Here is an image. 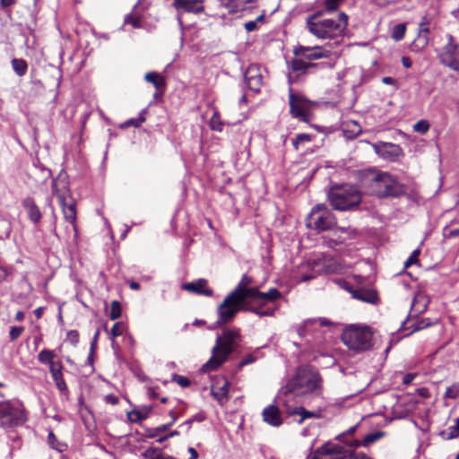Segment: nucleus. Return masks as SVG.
Listing matches in <instances>:
<instances>
[{"mask_svg":"<svg viewBox=\"0 0 459 459\" xmlns=\"http://www.w3.org/2000/svg\"><path fill=\"white\" fill-rule=\"evenodd\" d=\"M303 268L311 270L310 273H305L300 277L301 281H307L316 277V275L322 273H333L335 271V267H333L330 264V260L326 257L313 259L308 261L303 265Z\"/></svg>","mask_w":459,"mask_h":459,"instance_id":"obj_14","label":"nucleus"},{"mask_svg":"<svg viewBox=\"0 0 459 459\" xmlns=\"http://www.w3.org/2000/svg\"><path fill=\"white\" fill-rule=\"evenodd\" d=\"M429 124L427 120H420L418 121L414 126H413V130L415 132H418V133H420V134H425L429 131Z\"/></svg>","mask_w":459,"mask_h":459,"instance_id":"obj_44","label":"nucleus"},{"mask_svg":"<svg viewBox=\"0 0 459 459\" xmlns=\"http://www.w3.org/2000/svg\"><path fill=\"white\" fill-rule=\"evenodd\" d=\"M353 297L357 299L374 304L377 301V294L372 290H359L353 293Z\"/></svg>","mask_w":459,"mask_h":459,"instance_id":"obj_29","label":"nucleus"},{"mask_svg":"<svg viewBox=\"0 0 459 459\" xmlns=\"http://www.w3.org/2000/svg\"><path fill=\"white\" fill-rule=\"evenodd\" d=\"M336 224V218L325 204L315 205L306 219L307 228L317 231L331 230Z\"/></svg>","mask_w":459,"mask_h":459,"instance_id":"obj_9","label":"nucleus"},{"mask_svg":"<svg viewBox=\"0 0 459 459\" xmlns=\"http://www.w3.org/2000/svg\"><path fill=\"white\" fill-rule=\"evenodd\" d=\"M223 126L224 123L221 119L220 113L217 109H215L210 120V127L213 131L222 132Z\"/></svg>","mask_w":459,"mask_h":459,"instance_id":"obj_37","label":"nucleus"},{"mask_svg":"<svg viewBox=\"0 0 459 459\" xmlns=\"http://www.w3.org/2000/svg\"><path fill=\"white\" fill-rule=\"evenodd\" d=\"M420 249H416L414 250L411 255L408 257V259L405 261L404 263V267L405 268H408L410 267L411 264H417L418 263V256L420 255Z\"/></svg>","mask_w":459,"mask_h":459,"instance_id":"obj_51","label":"nucleus"},{"mask_svg":"<svg viewBox=\"0 0 459 459\" xmlns=\"http://www.w3.org/2000/svg\"><path fill=\"white\" fill-rule=\"evenodd\" d=\"M25 420V411L21 403H0V428H13L22 425Z\"/></svg>","mask_w":459,"mask_h":459,"instance_id":"obj_10","label":"nucleus"},{"mask_svg":"<svg viewBox=\"0 0 459 459\" xmlns=\"http://www.w3.org/2000/svg\"><path fill=\"white\" fill-rule=\"evenodd\" d=\"M67 340L74 345L79 342V333L75 330H71L67 333Z\"/></svg>","mask_w":459,"mask_h":459,"instance_id":"obj_56","label":"nucleus"},{"mask_svg":"<svg viewBox=\"0 0 459 459\" xmlns=\"http://www.w3.org/2000/svg\"><path fill=\"white\" fill-rule=\"evenodd\" d=\"M252 282V278L244 274L237 287L230 293L251 304V299L257 290L256 287H250Z\"/></svg>","mask_w":459,"mask_h":459,"instance_id":"obj_17","label":"nucleus"},{"mask_svg":"<svg viewBox=\"0 0 459 459\" xmlns=\"http://www.w3.org/2000/svg\"><path fill=\"white\" fill-rule=\"evenodd\" d=\"M263 20V15L259 16L255 21H250L245 23L247 31L251 32L257 29V22Z\"/></svg>","mask_w":459,"mask_h":459,"instance_id":"obj_54","label":"nucleus"},{"mask_svg":"<svg viewBox=\"0 0 459 459\" xmlns=\"http://www.w3.org/2000/svg\"><path fill=\"white\" fill-rule=\"evenodd\" d=\"M55 351L47 349L42 350L38 355L39 361L42 364H47L48 366L55 361Z\"/></svg>","mask_w":459,"mask_h":459,"instance_id":"obj_36","label":"nucleus"},{"mask_svg":"<svg viewBox=\"0 0 459 459\" xmlns=\"http://www.w3.org/2000/svg\"><path fill=\"white\" fill-rule=\"evenodd\" d=\"M12 67L17 75L23 76L27 73L28 65L23 59L13 58L12 60Z\"/></svg>","mask_w":459,"mask_h":459,"instance_id":"obj_35","label":"nucleus"},{"mask_svg":"<svg viewBox=\"0 0 459 459\" xmlns=\"http://www.w3.org/2000/svg\"><path fill=\"white\" fill-rule=\"evenodd\" d=\"M141 23H142V21H141V17L140 16H135V15H133V14H128L125 18V24H130L134 28L141 27Z\"/></svg>","mask_w":459,"mask_h":459,"instance_id":"obj_45","label":"nucleus"},{"mask_svg":"<svg viewBox=\"0 0 459 459\" xmlns=\"http://www.w3.org/2000/svg\"><path fill=\"white\" fill-rule=\"evenodd\" d=\"M23 331H24V327H22V326L11 327L10 332H9L10 340L12 342L17 340L22 335Z\"/></svg>","mask_w":459,"mask_h":459,"instance_id":"obj_49","label":"nucleus"},{"mask_svg":"<svg viewBox=\"0 0 459 459\" xmlns=\"http://www.w3.org/2000/svg\"><path fill=\"white\" fill-rule=\"evenodd\" d=\"M359 180L361 187L378 197L395 196L401 192L396 178L385 171L365 169L359 172Z\"/></svg>","mask_w":459,"mask_h":459,"instance_id":"obj_1","label":"nucleus"},{"mask_svg":"<svg viewBox=\"0 0 459 459\" xmlns=\"http://www.w3.org/2000/svg\"><path fill=\"white\" fill-rule=\"evenodd\" d=\"M350 454L343 446L328 441L318 447L309 459H350Z\"/></svg>","mask_w":459,"mask_h":459,"instance_id":"obj_12","label":"nucleus"},{"mask_svg":"<svg viewBox=\"0 0 459 459\" xmlns=\"http://www.w3.org/2000/svg\"><path fill=\"white\" fill-rule=\"evenodd\" d=\"M11 273L10 269L0 266V282L5 281Z\"/></svg>","mask_w":459,"mask_h":459,"instance_id":"obj_57","label":"nucleus"},{"mask_svg":"<svg viewBox=\"0 0 459 459\" xmlns=\"http://www.w3.org/2000/svg\"><path fill=\"white\" fill-rule=\"evenodd\" d=\"M293 53L295 56H301L309 61L327 58L332 54V46L330 44L316 47L298 46L294 48Z\"/></svg>","mask_w":459,"mask_h":459,"instance_id":"obj_13","label":"nucleus"},{"mask_svg":"<svg viewBox=\"0 0 459 459\" xmlns=\"http://www.w3.org/2000/svg\"><path fill=\"white\" fill-rule=\"evenodd\" d=\"M343 2L344 0H324V5L325 11L332 12L335 11Z\"/></svg>","mask_w":459,"mask_h":459,"instance_id":"obj_43","label":"nucleus"},{"mask_svg":"<svg viewBox=\"0 0 459 459\" xmlns=\"http://www.w3.org/2000/svg\"><path fill=\"white\" fill-rule=\"evenodd\" d=\"M151 410V408H144L143 410H133L128 413V418L133 422H137L145 420L148 417Z\"/></svg>","mask_w":459,"mask_h":459,"instance_id":"obj_34","label":"nucleus"},{"mask_svg":"<svg viewBox=\"0 0 459 459\" xmlns=\"http://www.w3.org/2000/svg\"><path fill=\"white\" fill-rule=\"evenodd\" d=\"M239 341L240 333L238 329H225L222 334L216 338L215 345L212 350V356L203 365L202 370L209 372L221 367L237 348Z\"/></svg>","mask_w":459,"mask_h":459,"instance_id":"obj_3","label":"nucleus"},{"mask_svg":"<svg viewBox=\"0 0 459 459\" xmlns=\"http://www.w3.org/2000/svg\"><path fill=\"white\" fill-rule=\"evenodd\" d=\"M230 384L224 377H220L212 385V395L221 403L223 404L229 400Z\"/></svg>","mask_w":459,"mask_h":459,"instance_id":"obj_21","label":"nucleus"},{"mask_svg":"<svg viewBox=\"0 0 459 459\" xmlns=\"http://www.w3.org/2000/svg\"><path fill=\"white\" fill-rule=\"evenodd\" d=\"M253 0H222V4L229 9L230 13H238L245 9L246 4Z\"/></svg>","mask_w":459,"mask_h":459,"instance_id":"obj_30","label":"nucleus"},{"mask_svg":"<svg viewBox=\"0 0 459 459\" xmlns=\"http://www.w3.org/2000/svg\"><path fill=\"white\" fill-rule=\"evenodd\" d=\"M52 194L59 202L65 220L75 229V202L71 195L69 183L65 177L59 176L52 181Z\"/></svg>","mask_w":459,"mask_h":459,"instance_id":"obj_6","label":"nucleus"},{"mask_svg":"<svg viewBox=\"0 0 459 459\" xmlns=\"http://www.w3.org/2000/svg\"><path fill=\"white\" fill-rule=\"evenodd\" d=\"M383 431H376L373 433H369L364 437L362 440L359 439H353V440H344L343 437L345 436V433H342L336 437V439L339 440L342 443H344L346 446L350 447L357 448L359 446H369L373 443L377 442L380 438L384 437Z\"/></svg>","mask_w":459,"mask_h":459,"instance_id":"obj_19","label":"nucleus"},{"mask_svg":"<svg viewBox=\"0 0 459 459\" xmlns=\"http://www.w3.org/2000/svg\"><path fill=\"white\" fill-rule=\"evenodd\" d=\"M445 438L452 439L459 435V429L454 425L450 426L446 431L442 432Z\"/></svg>","mask_w":459,"mask_h":459,"instance_id":"obj_50","label":"nucleus"},{"mask_svg":"<svg viewBox=\"0 0 459 459\" xmlns=\"http://www.w3.org/2000/svg\"><path fill=\"white\" fill-rule=\"evenodd\" d=\"M205 419V416L203 412H199L193 417H191L189 420L193 422H202Z\"/></svg>","mask_w":459,"mask_h":459,"instance_id":"obj_61","label":"nucleus"},{"mask_svg":"<svg viewBox=\"0 0 459 459\" xmlns=\"http://www.w3.org/2000/svg\"><path fill=\"white\" fill-rule=\"evenodd\" d=\"M406 26L403 23H399L394 26L392 30V39L395 41H399L403 39L405 35Z\"/></svg>","mask_w":459,"mask_h":459,"instance_id":"obj_38","label":"nucleus"},{"mask_svg":"<svg viewBox=\"0 0 459 459\" xmlns=\"http://www.w3.org/2000/svg\"><path fill=\"white\" fill-rule=\"evenodd\" d=\"M144 80L150 83H152L155 89L156 93L155 97L160 95L164 92L166 87L165 78L156 72H149L144 75Z\"/></svg>","mask_w":459,"mask_h":459,"instance_id":"obj_27","label":"nucleus"},{"mask_svg":"<svg viewBox=\"0 0 459 459\" xmlns=\"http://www.w3.org/2000/svg\"><path fill=\"white\" fill-rule=\"evenodd\" d=\"M443 236L446 238H455L459 236V228L450 229L448 227L444 228Z\"/></svg>","mask_w":459,"mask_h":459,"instance_id":"obj_52","label":"nucleus"},{"mask_svg":"<svg viewBox=\"0 0 459 459\" xmlns=\"http://www.w3.org/2000/svg\"><path fill=\"white\" fill-rule=\"evenodd\" d=\"M322 12L307 18L308 31L318 39H334L342 36L348 25V16L344 13L334 18L319 19Z\"/></svg>","mask_w":459,"mask_h":459,"instance_id":"obj_2","label":"nucleus"},{"mask_svg":"<svg viewBox=\"0 0 459 459\" xmlns=\"http://www.w3.org/2000/svg\"><path fill=\"white\" fill-rule=\"evenodd\" d=\"M121 316V305L117 300H113L110 305L109 317L116 320Z\"/></svg>","mask_w":459,"mask_h":459,"instance_id":"obj_39","label":"nucleus"},{"mask_svg":"<svg viewBox=\"0 0 459 459\" xmlns=\"http://www.w3.org/2000/svg\"><path fill=\"white\" fill-rule=\"evenodd\" d=\"M402 64L406 68H410L412 65L411 58L408 56L402 57Z\"/></svg>","mask_w":459,"mask_h":459,"instance_id":"obj_62","label":"nucleus"},{"mask_svg":"<svg viewBox=\"0 0 459 459\" xmlns=\"http://www.w3.org/2000/svg\"><path fill=\"white\" fill-rule=\"evenodd\" d=\"M418 393L420 396L428 398L429 397V391L428 388L422 387L418 390Z\"/></svg>","mask_w":459,"mask_h":459,"instance_id":"obj_63","label":"nucleus"},{"mask_svg":"<svg viewBox=\"0 0 459 459\" xmlns=\"http://www.w3.org/2000/svg\"><path fill=\"white\" fill-rule=\"evenodd\" d=\"M290 111L293 117L307 122L310 119L315 104L305 96L295 93L290 89L289 92Z\"/></svg>","mask_w":459,"mask_h":459,"instance_id":"obj_11","label":"nucleus"},{"mask_svg":"<svg viewBox=\"0 0 459 459\" xmlns=\"http://www.w3.org/2000/svg\"><path fill=\"white\" fill-rule=\"evenodd\" d=\"M52 378L56 384V386L57 387V389L59 391L65 392L67 390V386H66L65 381L64 379L63 374L54 376V377H52Z\"/></svg>","mask_w":459,"mask_h":459,"instance_id":"obj_46","label":"nucleus"},{"mask_svg":"<svg viewBox=\"0 0 459 459\" xmlns=\"http://www.w3.org/2000/svg\"><path fill=\"white\" fill-rule=\"evenodd\" d=\"M429 21L428 17L424 16L420 24L419 33L413 42L411 44V50L412 52H420L423 50L429 40Z\"/></svg>","mask_w":459,"mask_h":459,"instance_id":"obj_18","label":"nucleus"},{"mask_svg":"<svg viewBox=\"0 0 459 459\" xmlns=\"http://www.w3.org/2000/svg\"><path fill=\"white\" fill-rule=\"evenodd\" d=\"M375 3L379 6H386L388 4H395L400 0H374Z\"/></svg>","mask_w":459,"mask_h":459,"instance_id":"obj_60","label":"nucleus"},{"mask_svg":"<svg viewBox=\"0 0 459 459\" xmlns=\"http://www.w3.org/2000/svg\"><path fill=\"white\" fill-rule=\"evenodd\" d=\"M22 206L26 210L28 216L32 222H39L42 215L39 206L37 205L35 200L32 197H26L25 199H23Z\"/></svg>","mask_w":459,"mask_h":459,"instance_id":"obj_26","label":"nucleus"},{"mask_svg":"<svg viewBox=\"0 0 459 459\" xmlns=\"http://www.w3.org/2000/svg\"><path fill=\"white\" fill-rule=\"evenodd\" d=\"M124 331V325L121 322H117L114 324L113 327L111 328L110 333L113 338L118 337L123 333Z\"/></svg>","mask_w":459,"mask_h":459,"instance_id":"obj_53","label":"nucleus"},{"mask_svg":"<svg viewBox=\"0 0 459 459\" xmlns=\"http://www.w3.org/2000/svg\"><path fill=\"white\" fill-rule=\"evenodd\" d=\"M313 66H315V64L307 62L299 58L293 59L290 64V67L293 72H305L306 70Z\"/></svg>","mask_w":459,"mask_h":459,"instance_id":"obj_32","label":"nucleus"},{"mask_svg":"<svg viewBox=\"0 0 459 459\" xmlns=\"http://www.w3.org/2000/svg\"><path fill=\"white\" fill-rule=\"evenodd\" d=\"M328 200L335 210L345 211L360 204L361 194L351 185L335 186L329 190Z\"/></svg>","mask_w":459,"mask_h":459,"instance_id":"obj_7","label":"nucleus"},{"mask_svg":"<svg viewBox=\"0 0 459 459\" xmlns=\"http://www.w3.org/2000/svg\"><path fill=\"white\" fill-rule=\"evenodd\" d=\"M372 331L367 325H350L342 333V342L355 351H364L372 346Z\"/></svg>","mask_w":459,"mask_h":459,"instance_id":"obj_8","label":"nucleus"},{"mask_svg":"<svg viewBox=\"0 0 459 459\" xmlns=\"http://www.w3.org/2000/svg\"><path fill=\"white\" fill-rule=\"evenodd\" d=\"M317 323L322 326H327L332 325V323L325 317H320L318 319H307L303 323L302 326L299 327V333L300 335H303L304 331L306 329L309 328L310 326Z\"/></svg>","mask_w":459,"mask_h":459,"instance_id":"obj_31","label":"nucleus"},{"mask_svg":"<svg viewBox=\"0 0 459 459\" xmlns=\"http://www.w3.org/2000/svg\"><path fill=\"white\" fill-rule=\"evenodd\" d=\"M351 230L345 228H337L333 231V239L336 243H343L351 238Z\"/></svg>","mask_w":459,"mask_h":459,"instance_id":"obj_33","label":"nucleus"},{"mask_svg":"<svg viewBox=\"0 0 459 459\" xmlns=\"http://www.w3.org/2000/svg\"><path fill=\"white\" fill-rule=\"evenodd\" d=\"M172 5L186 13H200L204 10L202 0H174Z\"/></svg>","mask_w":459,"mask_h":459,"instance_id":"obj_24","label":"nucleus"},{"mask_svg":"<svg viewBox=\"0 0 459 459\" xmlns=\"http://www.w3.org/2000/svg\"><path fill=\"white\" fill-rule=\"evenodd\" d=\"M373 149L379 157L389 161H394L403 155V149L391 143H376Z\"/></svg>","mask_w":459,"mask_h":459,"instance_id":"obj_16","label":"nucleus"},{"mask_svg":"<svg viewBox=\"0 0 459 459\" xmlns=\"http://www.w3.org/2000/svg\"><path fill=\"white\" fill-rule=\"evenodd\" d=\"M171 426H172V423H167V424H163V425L158 426V427H156L154 429H152L150 430L151 433H150L149 436L151 437H154L158 436L159 434L167 431Z\"/></svg>","mask_w":459,"mask_h":459,"instance_id":"obj_48","label":"nucleus"},{"mask_svg":"<svg viewBox=\"0 0 459 459\" xmlns=\"http://www.w3.org/2000/svg\"><path fill=\"white\" fill-rule=\"evenodd\" d=\"M287 413L290 416H299V419L297 420L299 424H301L306 419L317 417L316 412L307 411L304 407L290 408L288 409Z\"/></svg>","mask_w":459,"mask_h":459,"instance_id":"obj_28","label":"nucleus"},{"mask_svg":"<svg viewBox=\"0 0 459 459\" xmlns=\"http://www.w3.org/2000/svg\"><path fill=\"white\" fill-rule=\"evenodd\" d=\"M309 142H311V135L308 134H299L292 140L293 146L296 150L299 149L300 144Z\"/></svg>","mask_w":459,"mask_h":459,"instance_id":"obj_41","label":"nucleus"},{"mask_svg":"<svg viewBox=\"0 0 459 459\" xmlns=\"http://www.w3.org/2000/svg\"><path fill=\"white\" fill-rule=\"evenodd\" d=\"M245 80L250 90L258 91L263 82L260 68L255 65H249L245 73Z\"/></svg>","mask_w":459,"mask_h":459,"instance_id":"obj_22","label":"nucleus"},{"mask_svg":"<svg viewBox=\"0 0 459 459\" xmlns=\"http://www.w3.org/2000/svg\"><path fill=\"white\" fill-rule=\"evenodd\" d=\"M281 297V292L275 288L270 289L267 292H262L257 289L251 299V306L263 309L268 302L275 301Z\"/></svg>","mask_w":459,"mask_h":459,"instance_id":"obj_20","label":"nucleus"},{"mask_svg":"<svg viewBox=\"0 0 459 459\" xmlns=\"http://www.w3.org/2000/svg\"><path fill=\"white\" fill-rule=\"evenodd\" d=\"M239 311H250L259 316H272L274 314L273 309H260L230 293L217 308L218 320L216 324L222 325L230 323Z\"/></svg>","mask_w":459,"mask_h":459,"instance_id":"obj_4","label":"nucleus"},{"mask_svg":"<svg viewBox=\"0 0 459 459\" xmlns=\"http://www.w3.org/2000/svg\"><path fill=\"white\" fill-rule=\"evenodd\" d=\"M254 360L255 359L252 355H247L241 361V366L250 364V363L254 362Z\"/></svg>","mask_w":459,"mask_h":459,"instance_id":"obj_64","label":"nucleus"},{"mask_svg":"<svg viewBox=\"0 0 459 459\" xmlns=\"http://www.w3.org/2000/svg\"><path fill=\"white\" fill-rule=\"evenodd\" d=\"M104 399L107 403H109L112 405L118 403V401H119L118 398L114 394H107Z\"/></svg>","mask_w":459,"mask_h":459,"instance_id":"obj_58","label":"nucleus"},{"mask_svg":"<svg viewBox=\"0 0 459 459\" xmlns=\"http://www.w3.org/2000/svg\"><path fill=\"white\" fill-rule=\"evenodd\" d=\"M182 288L191 293L211 297L213 290L208 287V281L205 279H198L197 281L186 282Z\"/></svg>","mask_w":459,"mask_h":459,"instance_id":"obj_23","label":"nucleus"},{"mask_svg":"<svg viewBox=\"0 0 459 459\" xmlns=\"http://www.w3.org/2000/svg\"><path fill=\"white\" fill-rule=\"evenodd\" d=\"M439 58L444 65L453 69L459 68V45L454 43L451 35H448V42L441 49Z\"/></svg>","mask_w":459,"mask_h":459,"instance_id":"obj_15","label":"nucleus"},{"mask_svg":"<svg viewBox=\"0 0 459 459\" xmlns=\"http://www.w3.org/2000/svg\"><path fill=\"white\" fill-rule=\"evenodd\" d=\"M174 381L178 383L182 387H186L190 385L189 379L183 376L175 375L173 377Z\"/></svg>","mask_w":459,"mask_h":459,"instance_id":"obj_55","label":"nucleus"},{"mask_svg":"<svg viewBox=\"0 0 459 459\" xmlns=\"http://www.w3.org/2000/svg\"><path fill=\"white\" fill-rule=\"evenodd\" d=\"M416 373H408L403 377V383L404 385H410L413 379L416 377Z\"/></svg>","mask_w":459,"mask_h":459,"instance_id":"obj_59","label":"nucleus"},{"mask_svg":"<svg viewBox=\"0 0 459 459\" xmlns=\"http://www.w3.org/2000/svg\"><path fill=\"white\" fill-rule=\"evenodd\" d=\"M262 417L264 422L273 427H280L282 424L281 413L276 405L271 404L265 407Z\"/></svg>","mask_w":459,"mask_h":459,"instance_id":"obj_25","label":"nucleus"},{"mask_svg":"<svg viewBox=\"0 0 459 459\" xmlns=\"http://www.w3.org/2000/svg\"><path fill=\"white\" fill-rule=\"evenodd\" d=\"M145 121V117L143 113L140 114L138 117L136 118H131L127 121H126L122 127H128V126H134L139 127L143 122Z\"/></svg>","mask_w":459,"mask_h":459,"instance_id":"obj_42","label":"nucleus"},{"mask_svg":"<svg viewBox=\"0 0 459 459\" xmlns=\"http://www.w3.org/2000/svg\"><path fill=\"white\" fill-rule=\"evenodd\" d=\"M322 379L316 371L307 368H299L296 374L282 387L285 395H304L317 393L321 389Z\"/></svg>","mask_w":459,"mask_h":459,"instance_id":"obj_5","label":"nucleus"},{"mask_svg":"<svg viewBox=\"0 0 459 459\" xmlns=\"http://www.w3.org/2000/svg\"><path fill=\"white\" fill-rule=\"evenodd\" d=\"M459 396V383L448 386L444 394L445 398L456 399Z\"/></svg>","mask_w":459,"mask_h":459,"instance_id":"obj_40","label":"nucleus"},{"mask_svg":"<svg viewBox=\"0 0 459 459\" xmlns=\"http://www.w3.org/2000/svg\"><path fill=\"white\" fill-rule=\"evenodd\" d=\"M48 367H49V372L51 374V377L63 374V372H62L63 365L60 361H54Z\"/></svg>","mask_w":459,"mask_h":459,"instance_id":"obj_47","label":"nucleus"}]
</instances>
